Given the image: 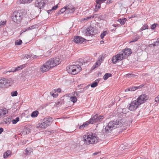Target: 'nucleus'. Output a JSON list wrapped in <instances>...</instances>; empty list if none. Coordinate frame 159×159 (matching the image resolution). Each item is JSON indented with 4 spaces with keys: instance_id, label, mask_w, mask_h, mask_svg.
Instances as JSON below:
<instances>
[{
    "instance_id": "nucleus-33",
    "label": "nucleus",
    "mask_w": 159,
    "mask_h": 159,
    "mask_svg": "<svg viewBox=\"0 0 159 159\" xmlns=\"http://www.w3.org/2000/svg\"><path fill=\"white\" fill-rule=\"evenodd\" d=\"M107 34V31H104L100 35V37L101 39H103L104 38V36Z\"/></svg>"
},
{
    "instance_id": "nucleus-37",
    "label": "nucleus",
    "mask_w": 159,
    "mask_h": 159,
    "mask_svg": "<svg viewBox=\"0 0 159 159\" xmlns=\"http://www.w3.org/2000/svg\"><path fill=\"white\" fill-rule=\"evenodd\" d=\"M11 94L12 97L16 96L17 95L18 93L16 91H14L11 92Z\"/></svg>"
},
{
    "instance_id": "nucleus-17",
    "label": "nucleus",
    "mask_w": 159,
    "mask_h": 159,
    "mask_svg": "<svg viewBox=\"0 0 159 159\" xmlns=\"http://www.w3.org/2000/svg\"><path fill=\"white\" fill-rule=\"evenodd\" d=\"M106 0H96V2L97 5L95 6V8L94 10V12H97L98 9L101 7V3L104 2Z\"/></svg>"
},
{
    "instance_id": "nucleus-52",
    "label": "nucleus",
    "mask_w": 159,
    "mask_h": 159,
    "mask_svg": "<svg viewBox=\"0 0 159 159\" xmlns=\"http://www.w3.org/2000/svg\"><path fill=\"white\" fill-rule=\"evenodd\" d=\"M98 66H97V65H96V64H95L92 66V67L91 68V69H92V70H93V69H95Z\"/></svg>"
},
{
    "instance_id": "nucleus-60",
    "label": "nucleus",
    "mask_w": 159,
    "mask_h": 159,
    "mask_svg": "<svg viewBox=\"0 0 159 159\" xmlns=\"http://www.w3.org/2000/svg\"><path fill=\"white\" fill-rule=\"evenodd\" d=\"M30 29L31 30L32 29H33L34 28V25L31 26L30 27Z\"/></svg>"
},
{
    "instance_id": "nucleus-34",
    "label": "nucleus",
    "mask_w": 159,
    "mask_h": 159,
    "mask_svg": "<svg viewBox=\"0 0 159 159\" xmlns=\"http://www.w3.org/2000/svg\"><path fill=\"white\" fill-rule=\"evenodd\" d=\"M19 117H17L15 119L13 120H12V124H16L19 120Z\"/></svg>"
},
{
    "instance_id": "nucleus-22",
    "label": "nucleus",
    "mask_w": 159,
    "mask_h": 159,
    "mask_svg": "<svg viewBox=\"0 0 159 159\" xmlns=\"http://www.w3.org/2000/svg\"><path fill=\"white\" fill-rule=\"evenodd\" d=\"M140 86L138 87H130V88L129 89H127L125 90V91H134L135 90H136L140 88Z\"/></svg>"
},
{
    "instance_id": "nucleus-57",
    "label": "nucleus",
    "mask_w": 159,
    "mask_h": 159,
    "mask_svg": "<svg viewBox=\"0 0 159 159\" xmlns=\"http://www.w3.org/2000/svg\"><path fill=\"white\" fill-rule=\"evenodd\" d=\"M3 131V129L2 128H0V134H1L2 132Z\"/></svg>"
},
{
    "instance_id": "nucleus-27",
    "label": "nucleus",
    "mask_w": 159,
    "mask_h": 159,
    "mask_svg": "<svg viewBox=\"0 0 159 159\" xmlns=\"http://www.w3.org/2000/svg\"><path fill=\"white\" fill-rule=\"evenodd\" d=\"M33 0H20L21 3L25 4L29 3L31 2Z\"/></svg>"
},
{
    "instance_id": "nucleus-40",
    "label": "nucleus",
    "mask_w": 159,
    "mask_h": 159,
    "mask_svg": "<svg viewBox=\"0 0 159 159\" xmlns=\"http://www.w3.org/2000/svg\"><path fill=\"white\" fill-rule=\"evenodd\" d=\"M58 7V6L57 5H56L55 6H54L52 8L51 10H49L48 11V13H49V12H50V11H51L52 10H56Z\"/></svg>"
},
{
    "instance_id": "nucleus-2",
    "label": "nucleus",
    "mask_w": 159,
    "mask_h": 159,
    "mask_svg": "<svg viewBox=\"0 0 159 159\" xmlns=\"http://www.w3.org/2000/svg\"><path fill=\"white\" fill-rule=\"evenodd\" d=\"M79 64L73 65L67 67L66 70L68 72L72 75H75L80 72L81 70V66L85 64V62L82 59H80L78 61Z\"/></svg>"
},
{
    "instance_id": "nucleus-38",
    "label": "nucleus",
    "mask_w": 159,
    "mask_h": 159,
    "mask_svg": "<svg viewBox=\"0 0 159 159\" xmlns=\"http://www.w3.org/2000/svg\"><path fill=\"white\" fill-rule=\"evenodd\" d=\"M126 75L127 77H128V78L132 77H135L136 76V75L132 74H128Z\"/></svg>"
},
{
    "instance_id": "nucleus-53",
    "label": "nucleus",
    "mask_w": 159,
    "mask_h": 159,
    "mask_svg": "<svg viewBox=\"0 0 159 159\" xmlns=\"http://www.w3.org/2000/svg\"><path fill=\"white\" fill-rule=\"evenodd\" d=\"M61 90L60 89H57L56 90V91L55 90V91H56L57 93H60L61 92Z\"/></svg>"
},
{
    "instance_id": "nucleus-24",
    "label": "nucleus",
    "mask_w": 159,
    "mask_h": 159,
    "mask_svg": "<svg viewBox=\"0 0 159 159\" xmlns=\"http://www.w3.org/2000/svg\"><path fill=\"white\" fill-rule=\"evenodd\" d=\"M39 114V111H33L31 114V116L33 118L36 117Z\"/></svg>"
},
{
    "instance_id": "nucleus-44",
    "label": "nucleus",
    "mask_w": 159,
    "mask_h": 159,
    "mask_svg": "<svg viewBox=\"0 0 159 159\" xmlns=\"http://www.w3.org/2000/svg\"><path fill=\"white\" fill-rule=\"evenodd\" d=\"M62 102H60V101L58 102L55 105L56 107H58V106H57L58 105L60 106L62 105Z\"/></svg>"
},
{
    "instance_id": "nucleus-63",
    "label": "nucleus",
    "mask_w": 159,
    "mask_h": 159,
    "mask_svg": "<svg viewBox=\"0 0 159 159\" xmlns=\"http://www.w3.org/2000/svg\"><path fill=\"white\" fill-rule=\"evenodd\" d=\"M53 131H48V134H49V133H53Z\"/></svg>"
},
{
    "instance_id": "nucleus-35",
    "label": "nucleus",
    "mask_w": 159,
    "mask_h": 159,
    "mask_svg": "<svg viewBox=\"0 0 159 159\" xmlns=\"http://www.w3.org/2000/svg\"><path fill=\"white\" fill-rule=\"evenodd\" d=\"M97 82H95V81L93 82L90 85V86L92 88H94L98 85Z\"/></svg>"
},
{
    "instance_id": "nucleus-10",
    "label": "nucleus",
    "mask_w": 159,
    "mask_h": 159,
    "mask_svg": "<svg viewBox=\"0 0 159 159\" xmlns=\"http://www.w3.org/2000/svg\"><path fill=\"white\" fill-rule=\"evenodd\" d=\"M97 33V30L95 28L90 27L86 29L85 34L87 36H90L95 35Z\"/></svg>"
},
{
    "instance_id": "nucleus-30",
    "label": "nucleus",
    "mask_w": 159,
    "mask_h": 159,
    "mask_svg": "<svg viewBox=\"0 0 159 159\" xmlns=\"http://www.w3.org/2000/svg\"><path fill=\"white\" fill-rule=\"evenodd\" d=\"M149 45L151 46H158L159 45V38L157 39V41L156 42L152 44H150Z\"/></svg>"
},
{
    "instance_id": "nucleus-50",
    "label": "nucleus",
    "mask_w": 159,
    "mask_h": 159,
    "mask_svg": "<svg viewBox=\"0 0 159 159\" xmlns=\"http://www.w3.org/2000/svg\"><path fill=\"white\" fill-rule=\"evenodd\" d=\"M139 39V38L138 37H136L132 41H131L130 42H136L137 41V40L138 39Z\"/></svg>"
},
{
    "instance_id": "nucleus-54",
    "label": "nucleus",
    "mask_w": 159,
    "mask_h": 159,
    "mask_svg": "<svg viewBox=\"0 0 159 159\" xmlns=\"http://www.w3.org/2000/svg\"><path fill=\"white\" fill-rule=\"evenodd\" d=\"M100 79H98L96 80L95 81V82H97V83L98 84V83L100 81Z\"/></svg>"
},
{
    "instance_id": "nucleus-19",
    "label": "nucleus",
    "mask_w": 159,
    "mask_h": 159,
    "mask_svg": "<svg viewBox=\"0 0 159 159\" xmlns=\"http://www.w3.org/2000/svg\"><path fill=\"white\" fill-rule=\"evenodd\" d=\"M25 64L20 65L19 66L14 67L11 69V71L9 72H16L19 70H21L22 69L25 67Z\"/></svg>"
},
{
    "instance_id": "nucleus-14",
    "label": "nucleus",
    "mask_w": 159,
    "mask_h": 159,
    "mask_svg": "<svg viewBox=\"0 0 159 159\" xmlns=\"http://www.w3.org/2000/svg\"><path fill=\"white\" fill-rule=\"evenodd\" d=\"M45 5V0H36L34 3L35 7L40 9L43 8Z\"/></svg>"
},
{
    "instance_id": "nucleus-56",
    "label": "nucleus",
    "mask_w": 159,
    "mask_h": 159,
    "mask_svg": "<svg viewBox=\"0 0 159 159\" xmlns=\"http://www.w3.org/2000/svg\"><path fill=\"white\" fill-rule=\"evenodd\" d=\"M126 109L125 108H124L122 109V112L124 113H126Z\"/></svg>"
},
{
    "instance_id": "nucleus-3",
    "label": "nucleus",
    "mask_w": 159,
    "mask_h": 159,
    "mask_svg": "<svg viewBox=\"0 0 159 159\" xmlns=\"http://www.w3.org/2000/svg\"><path fill=\"white\" fill-rule=\"evenodd\" d=\"M123 121V120L121 119L117 120L116 121H111L105 128L106 132L107 133H110L113 129L122 126L124 125Z\"/></svg>"
},
{
    "instance_id": "nucleus-58",
    "label": "nucleus",
    "mask_w": 159,
    "mask_h": 159,
    "mask_svg": "<svg viewBox=\"0 0 159 159\" xmlns=\"http://www.w3.org/2000/svg\"><path fill=\"white\" fill-rule=\"evenodd\" d=\"M75 94H76V96H78L79 94L77 92H74V95H75Z\"/></svg>"
},
{
    "instance_id": "nucleus-62",
    "label": "nucleus",
    "mask_w": 159,
    "mask_h": 159,
    "mask_svg": "<svg viewBox=\"0 0 159 159\" xmlns=\"http://www.w3.org/2000/svg\"><path fill=\"white\" fill-rule=\"evenodd\" d=\"M99 153V152H95L93 154V155L94 156H95V155H97V154H98Z\"/></svg>"
},
{
    "instance_id": "nucleus-12",
    "label": "nucleus",
    "mask_w": 159,
    "mask_h": 159,
    "mask_svg": "<svg viewBox=\"0 0 159 159\" xmlns=\"http://www.w3.org/2000/svg\"><path fill=\"white\" fill-rule=\"evenodd\" d=\"M140 103L136 100L134 101L131 102L129 107V109L130 111H134L136 110L139 106L140 105Z\"/></svg>"
},
{
    "instance_id": "nucleus-16",
    "label": "nucleus",
    "mask_w": 159,
    "mask_h": 159,
    "mask_svg": "<svg viewBox=\"0 0 159 159\" xmlns=\"http://www.w3.org/2000/svg\"><path fill=\"white\" fill-rule=\"evenodd\" d=\"M125 57L129 56L132 53L131 49L129 48H126L125 49L122 50L121 51Z\"/></svg>"
},
{
    "instance_id": "nucleus-15",
    "label": "nucleus",
    "mask_w": 159,
    "mask_h": 159,
    "mask_svg": "<svg viewBox=\"0 0 159 159\" xmlns=\"http://www.w3.org/2000/svg\"><path fill=\"white\" fill-rule=\"evenodd\" d=\"M85 40V39L82 37L78 36H75L74 39V42L78 43H82Z\"/></svg>"
},
{
    "instance_id": "nucleus-25",
    "label": "nucleus",
    "mask_w": 159,
    "mask_h": 159,
    "mask_svg": "<svg viewBox=\"0 0 159 159\" xmlns=\"http://www.w3.org/2000/svg\"><path fill=\"white\" fill-rule=\"evenodd\" d=\"M25 151L27 155H30L33 152V149L31 148L28 147L26 149Z\"/></svg>"
},
{
    "instance_id": "nucleus-11",
    "label": "nucleus",
    "mask_w": 159,
    "mask_h": 159,
    "mask_svg": "<svg viewBox=\"0 0 159 159\" xmlns=\"http://www.w3.org/2000/svg\"><path fill=\"white\" fill-rule=\"evenodd\" d=\"M75 10V8L73 7V6L71 5H69L62 8L60 10V11L61 13H63L65 11H66V13L68 11H69L70 13H72Z\"/></svg>"
},
{
    "instance_id": "nucleus-5",
    "label": "nucleus",
    "mask_w": 159,
    "mask_h": 159,
    "mask_svg": "<svg viewBox=\"0 0 159 159\" xmlns=\"http://www.w3.org/2000/svg\"><path fill=\"white\" fill-rule=\"evenodd\" d=\"M53 121V119L51 117H46L41 121L37 125L38 128L45 129L48 126L51 124Z\"/></svg>"
},
{
    "instance_id": "nucleus-28",
    "label": "nucleus",
    "mask_w": 159,
    "mask_h": 159,
    "mask_svg": "<svg viewBox=\"0 0 159 159\" xmlns=\"http://www.w3.org/2000/svg\"><path fill=\"white\" fill-rule=\"evenodd\" d=\"M112 74L110 73H106L103 76V79L105 80H107L109 77H111Z\"/></svg>"
},
{
    "instance_id": "nucleus-31",
    "label": "nucleus",
    "mask_w": 159,
    "mask_h": 159,
    "mask_svg": "<svg viewBox=\"0 0 159 159\" xmlns=\"http://www.w3.org/2000/svg\"><path fill=\"white\" fill-rule=\"evenodd\" d=\"M70 100L73 103H75L77 100V98L75 96H72L70 98Z\"/></svg>"
},
{
    "instance_id": "nucleus-20",
    "label": "nucleus",
    "mask_w": 159,
    "mask_h": 159,
    "mask_svg": "<svg viewBox=\"0 0 159 159\" xmlns=\"http://www.w3.org/2000/svg\"><path fill=\"white\" fill-rule=\"evenodd\" d=\"M12 119V117L9 116L3 119V121L2 122L3 124H6L7 125H9L11 123Z\"/></svg>"
},
{
    "instance_id": "nucleus-4",
    "label": "nucleus",
    "mask_w": 159,
    "mask_h": 159,
    "mask_svg": "<svg viewBox=\"0 0 159 159\" xmlns=\"http://www.w3.org/2000/svg\"><path fill=\"white\" fill-rule=\"evenodd\" d=\"M84 141L85 143L87 145L90 144H95L97 143L98 141V137L95 134H93L92 133L87 134L84 137Z\"/></svg>"
},
{
    "instance_id": "nucleus-1",
    "label": "nucleus",
    "mask_w": 159,
    "mask_h": 159,
    "mask_svg": "<svg viewBox=\"0 0 159 159\" xmlns=\"http://www.w3.org/2000/svg\"><path fill=\"white\" fill-rule=\"evenodd\" d=\"M60 62L59 58L56 57L49 59L41 66L40 70L43 72H47L51 68L58 65Z\"/></svg>"
},
{
    "instance_id": "nucleus-9",
    "label": "nucleus",
    "mask_w": 159,
    "mask_h": 159,
    "mask_svg": "<svg viewBox=\"0 0 159 159\" xmlns=\"http://www.w3.org/2000/svg\"><path fill=\"white\" fill-rule=\"evenodd\" d=\"M125 58L123 53L121 52L119 54L113 56L112 59V62L113 64H115L117 62H119L121 61L123 59Z\"/></svg>"
},
{
    "instance_id": "nucleus-29",
    "label": "nucleus",
    "mask_w": 159,
    "mask_h": 159,
    "mask_svg": "<svg viewBox=\"0 0 159 159\" xmlns=\"http://www.w3.org/2000/svg\"><path fill=\"white\" fill-rule=\"evenodd\" d=\"M29 129L25 128L24 129L23 132H21V133H22V134H23L24 135H25L27 134H28L29 133Z\"/></svg>"
},
{
    "instance_id": "nucleus-23",
    "label": "nucleus",
    "mask_w": 159,
    "mask_h": 159,
    "mask_svg": "<svg viewBox=\"0 0 159 159\" xmlns=\"http://www.w3.org/2000/svg\"><path fill=\"white\" fill-rule=\"evenodd\" d=\"M126 21V19L125 18H122V19H118L117 20V21L120 22V23L121 25H124Z\"/></svg>"
},
{
    "instance_id": "nucleus-26",
    "label": "nucleus",
    "mask_w": 159,
    "mask_h": 159,
    "mask_svg": "<svg viewBox=\"0 0 159 159\" xmlns=\"http://www.w3.org/2000/svg\"><path fill=\"white\" fill-rule=\"evenodd\" d=\"M11 152L10 151H7L3 154V157L4 158H7V157L10 155Z\"/></svg>"
},
{
    "instance_id": "nucleus-36",
    "label": "nucleus",
    "mask_w": 159,
    "mask_h": 159,
    "mask_svg": "<svg viewBox=\"0 0 159 159\" xmlns=\"http://www.w3.org/2000/svg\"><path fill=\"white\" fill-rule=\"evenodd\" d=\"M148 28V25L147 24H145L141 29V30L142 31L143 30H145L147 29Z\"/></svg>"
},
{
    "instance_id": "nucleus-7",
    "label": "nucleus",
    "mask_w": 159,
    "mask_h": 159,
    "mask_svg": "<svg viewBox=\"0 0 159 159\" xmlns=\"http://www.w3.org/2000/svg\"><path fill=\"white\" fill-rule=\"evenodd\" d=\"M23 17V14L22 13L15 11L13 13L12 19L14 22L19 23L21 22Z\"/></svg>"
},
{
    "instance_id": "nucleus-59",
    "label": "nucleus",
    "mask_w": 159,
    "mask_h": 159,
    "mask_svg": "<svg viewBox=\"0 0 159 159\" xmlns=\"http://www.w3.org/2000/svg\"><path fill=\"white\" fill-rule=\"evenodd\" d=\"M111 3V1L110 0H108L107 1V4H109V3Z\"/></svg>"
},
{
    "instance_id": "nucleus-43",
    "label": "nucleus",
    "mask_w": 159,
    "mask_h": 159,
    "mask_svg": "<svg viewBox=\"0 0 159 159\" xmlns=\"http://www.w3.org/2000/svg\"><path fill=\"white\" fill-rule=\"evenodd\" d=\"M103 57H102L101 56H100L98 58V61H99L101 62H102L103 61Z\"/></svg>"
},
{
    "instance_id": "nucleus-39",
    "label": "nucleus",
    "mask_w": 159,
    "mask_h": 159,
    "mask_svg": "<svg viewBox=\"0 0 159 159\" xmlns=\"http://www.w3.org/2000/svg\"><path fill=\"white\" fill-rule=\"evenodd\" d=\"M22 43V41L21 40H20L19 41H18V40H17L15 42V44L17 45H21Z\"/></svg>"
},
{
    "instance_id": "nucleus-48",
    "label": "nucleus",
    "mask_w": 159,
    "mask_h": 159,
    "mask_svg": "<svg viewBox=\"0 0 159 159\" xmlns=\"http://www.w3.org/2000/svg\"><path fill=\"white\" fill-rule=\"evenodd\" d=\"M30 56L28 54H26L25 55V56H24V58H26L27 59L30 58Z\"/></svg>"
},
{
    "instance_id": "nucleus-49",
    "label": "nucleus",
    "mask_w": 159,
    "mask_h": 159,
    "mask_svg": "<svg viewBox=\"0 0 159 159\" xmlns=\"http://www.w3.org/2000/svg\"><path fill=\"white\" fill-rule=\"evenodd\" d=\"M52 96L54 98H57L58 96V94L57 93L55 94L54 93H52Z\"/></svg>"
},
{
    "instance_id": "nucleus-42",
    "label": "nucleus",
    "mask_w": 159,
    "mask_h": 159,
    "mask_svg": "<svg viewBox=\"0 0 159 159\" xmlns=\"http://www.w3.org/2000/svg\"><path fill=\"white\" fill-rule=\"evenodd\" d=\"M158 25V24H153L152 25L151 27V29L154 30L155 29L157 25Z\"/></svg>"
},
{
    "instance_id": "nucleus-61",
    "label": "nucleus",
    "mask_w": 159,
    "mask_h": 159,
    "mask_svg": "<svg viewBox=\"0 0 159 159\" xmlns=\"http://www.w3.org/2000/svg\"><path fill=\"white\" fill-rule=\"evenodd\" d=\"M78 87L80 89H81V87H82V85L81 84H80L78 85Z\"/></svg>"
},
{
    "instance_id": "nucleus-32",
    "label": "nucleus",
    "mask_w": 159,
    "mask_h": 159,
    "mask_svg": "<svg viewBox=\"0 0 159 159\" xmlns=\"http://www.w3.org/2000/svg\"><path fill=\"white\" fill-rule=\"evenodd\" d=\"M97 15H98V14H96L92 15V16H89V17H87L85 19H84V20H88V19H91V18H96V17H97Z\"/></svg>"
},
{
    "instance_id": "nucleus-47",
    "label": "nucleus",
    "mask_w": 159,
    "mask_h": 159,
    "mask_svg": "<svg viewBox=\"0 0 159 159\" xmlns=\"http://www.w3.org/2000/svg\"><path fill=\"white\" fill-rule=\"evenodd\" d=\"M155 101L157 102H159V95H158L155 98Z\"/></svg>"
},
{
    "instance_id": "nucleus-8",
    "label": "nucleus",
    "mask_w": 159,
    "mask_h": 159,
    "mask_svg": "<svg viewBox=\"0 0 159 159\" xmlns=\"http://www.w3.org/2000/svg\"><path fill=\"white\" fill-rule=\"evenodd\" d=\"M11 79H7L3 78H0V88H6L8 87V84H11V81H10Z\"/></svg>"
},
{
    "instance_id": "nucleus-13",
    "label": "nucleus",
    "mask_w": 159,
    "mask_h": 159,
    "mask_svg": "<svg viewBox=\"0 0 159 159\" xmlns=\"http://www.w3.org/2000/svg\"><path fill=\"white\" fill-rule=\"evenodd\" d=\"M148 99V97L146 95L144 94L140 95L139 96L137 100L140 105L145 102Z\"/></svg>"
},
{
    "instance_id": "nucleus-51",
    "label": "nucleus",
    "mask_w": 159,
    "mask_h": 159,
    "mask_svg": "<svg viewBox=\"0 0 159 159\" xmlns=\"http://www.w3.org/2000/svg\"><path fill=\"white\" fill-rule=\"evenodd\" d=\"M95 64H96V65H97V66H99L101 64V62L98 61L96 62Z\"/></svg>"
},
{
    "instance_id": "nucleus-18",
    "label": "nucleus",
    "mask_w": 159,
    "mask_h": 159,
    "mask_svg": "<svg viewBox=\"0 0 159 159\" xmlns=\"http://www.w3.org/2000/svg\"><path fill=\"white\" fill-rule=\"evenodd\" d=\"M8 112V110L6 108L0 109V119L5 117Z\"/></svg>"
},
{
    "instance_id": "nucleus-55",
    "label": "nucleus",
    "mask_w": 159,
    "mask_h": 159,
    "mask_svg": "<svg viewBox=\"0 0 159 159\" xmlns=\"http://www.w3.org/2000/svg\"><path fill=\"white\" fill-rule=\"evenodd\" d=\"M90 85H88L87 86L84 87V90H87L89 88V87Z\"/></svg>"
},
{
    "instance_id": "nucleus-45",
    "label": "nucleus",
    "mask_w": 159,
    "mask_h": 159,
    "mask_svg": "<svg viewBox=\"0 0 159 159\" xmlns=\"http://www.w3.org/2000/svg\"><path fill=\"white\" fill-rule=\"evenodd\" d=\"M30 29V27H28V28H27L26 29H24V30H23L21 31V33H22L23 32H24L27 30H31Z\"/></svg>"
},
{
    "instance_id": "nucleus-46",
    "label": "nucleus",
    "mask_w": 159,
    "mask_h": 159,
    "mask_svg": "<svg viewBox=\"0 0 159 159\" xmlns=\"http://www.w3.org/2000/svg\"><path fill=\"white\" fill-rule=\"evenodd\" d=\"M6 24V22L3 21L2 22H1V23L0 24V26H3L5 25Z\"/></svg>"
},
{
    "instance_id": "nucleus-21",
    "label": "nucleus",
    "mask_w": 159,
    "mask_h": 159,
    "mask_svg": "<svg viewBox=\"0 0 159 159\" xmlns=\"http://www.w3.org/2000/svg\"><path fill=\"white\" fill-rule=\"evenodd\" d=\"M90 123L89 121H88L84 123L83 125H81L79 127V129H84L86 126H88Z\"/></svg>"
},
{
    "instance_id": "nucleus-41",
    "label": "nucleus",
    "mask_w": 159,
    "mask_h": 159,
    "mask_svg": "<svg viewBox=\"0 0 159 159\" xmlns=\"http://www.w3.org/2000/svg\"><path fill=\"white\" fill-rule=\"evenodd\" d=\"M11 71V69L10 70H5L3 72V74H7L8 75H9L10 73L11 72H9Z\"/></svg>"
},
{
    "instance_id": "nucleus-64",
    "label": "nucleus",
    "mask_w": 159,
    "mask_h": 159,
    "mask_svg": "<svg viewBox=\"0 0 159 159\" xmlns=\"http://www.w3.org/2000/svg\"><path fill=\"white\" fill-rule=\"evenodd\" d=\"M84 92V90H80V91H79V92L80 93H83Z\"/></svg>"
},
{
    "instance_id": "nucleus-6",
    "label": "nucleus",
    "mask_w": 159,
    "mask_h": 159,
    "mask_svg": "<svg viewBox=\"0 0 159 159\" xmlns=\"http://www.w3.org/2000/svg\"><path fill=\"white\" fill-rule=\"evenodd\" d=\"M104 118V116L96 114L92 116L89 121L90 123L98 124L102 122Z\"/></svg>"
}]
</instances>
